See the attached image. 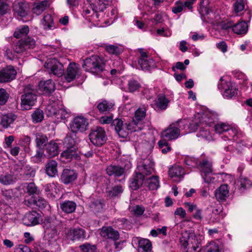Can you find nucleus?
<instances>
[{"mask_svg":"<svg viewBox=\"0 0 252 252\" xmlns=\"http://www.w3.org/2000/svg\"><path fill=\"white\" fill-rule=\"evenodd\" d=\"M199 123L206 127H211L214 125L217 119L216 115L209 111H206L199 116Z\"/></svg>","mask_w":252,"mask_h":252,"instance_id":"f3484780","label":"nucleus"},{"mask_svg":"<svg viewBox=\"0 0 252 252\" xmlns=\"http://www.w3.org/2000/svg\"><path fill=\"white\" fill-rule=\"evenodd\" d=\"M123 191V189L121 186H116L113 187L111 189L108 190L107 193L109 197H114L120 195L122 193Z\"/></svg>","mask_w":252,"mask_h":252,"instance_id":"603ef678","label":"nucleus"},{"mask_svg":"<svg viewBox=\"0 0 252 252\" xmlns=\"http://www.w3.org/2000/svg\"><path fill=\"white\" fill-rule=\"evenodd\" d=\"M140 87V84L135 80H130L127 84V89L129 92L132 93L138 90Z\"/></svg>","mask_w":252,"mask_h":252,"instance_id":"052dcab7","label":"nucleus"},{"mask_svg":"<svg viewBox=\"0 0 252 252\" xmlns=\"http://www.w3.org/2000/svg\"><path fill=\"white\" fill-rule=\"evenodd\" d=\"M246 0H236L233 5L234 10L235 13H239L244 9Z\"/></svg>","mask_w":252,"mask_h":252,"instance_id":"13d9d810","label":"nucleus"},{"mask_svg":"<svg viewBox=\"0 0 252 252\" xmlns=\"http://www.w3.org/2000/svg\"><path fill=\"white\" fill-rule=\"evenodd\" d=\"M148 187L151 190L157 189L159 187V182L158 176H152L148 180Z\"/></svg>","mask_w":252,"mask_h":252,"instance_id":"3c124183","label":"nucleus"},{"mask_svg":"<svg viewBox=\"0 0 252 252\" xmlns=\"http://www.w3.org/2000/svg\"><path fill=\"white\" fill-rule=\"evenodd\" d=\"M78 64L72 63L68 65L66 72L64 74V78L67 82L73 81L79 73Z\"/></svg>","mask_w":252,"mask_h":252,"instance_id":"a211bd4d","label":"nucleus"},{"mask_svg":"<svg viewBox=\"0 0 252 252\" xmlns=\"http://www.w3.org/2000/svg\"><path fill=\"white\" fill-rule=\"evenodd\" d=\"M185 174L184 169L179 165H174L168 171L170 178L174 182H179L183 178Z\"/></svg>","mask_w":252,"mask_h":252,"instance_id":"4468645a","label":"nucleus"},{"mask_svg":"<svg viewBox=\"0 0 252 252\" xmlns=\"http://www.w3.org/2000/svg\"><path fill=\"white\" fill-rule=\"evenodd\" d=\"M201 127L200 128L199 131L197 134L198 137H201L207 140H210L212 139V136L210 132V129L206 126L200 125Z\"/></svg>","mask_w":252,"mask_h":252,"instance_id":"c03bdc74","label":"nucleus"},{"mask_svg":"<svg viewBox=\"0 0 252 252\" xmlns=\"http://www.w3.org/2000/svg\"><path fill=\"white\" fill-rule=\"evenodd\" d=\"M76 207V203L72 201H65L60 203V208L62 210L66 213L73 212Z\"/></svg>","mask_w":252,"mask_h":252,"instance_id":"ea45409f","label":"nucleus"},{"mask_svg":"<svg viewBox=\"0 0 252 252\" xmlns=\"http://www.w3.org/2000/svg\"><path fill=\"white\" fill-rule=\"evenodd\" d=\"M57 225V221L56 219L51 217L46 218L43 223L45 232L47 234H49L50 231L52 232L53 234H56Z\"/></svg>","mask_w":252,"mask_h":252,"instance_id":"412c9836","label":"nucleus"},{"mask_svg":"<svg viewBox=\"0 0 252 252\" xmlns=\"http://www.w3.org/2000/svg\"><path fill=\"white\" fill-rule=\"evenodd\" d=\"M99 12H93L92 8L91 3L90 8H86L83 11L82 15L89 22H96L99 20Z\"/></svg>","mask_w":252,"mask_h":252,"instance_id":"2f4dec72","label":"nucleus"},{"mask_svg":"<svg viewBox=\"0 0 252 252\" xmlns=\"http://www.w3.org/2000/svg\"><path fill=\"white\" fill-rule=\"evenodd\" d=\"M197 166L205 183H210L214 182L215 178L210 176L212 172V165L211 162L205 159L200 161Z\"/></svg>","mask_w":252,"mask_h":252,"instance_id":"9d476101","label":"nucleus"},{"mask_svg":"<svg viewBox=\"0 0 252 252\" xmlns=\"http://www.w3.org/2000/svg\"><path fill=\"white\" fill-rule=\"evenodd\" d=\"M88 122L82 116L75 117L69 124V128L73 133L83 132L87 129Z\"/></svg>","mask_w":252,"mask_h":252,"instance_id":"1a4fd4ad","label":"nucleus"},{"mask_svg":"<svg viewBox=\"0 0 252 252\" xmlns=\"http://www.w3.org/2000/svg\"><path fill=\"white\" fill-rule=\"evenodd\" d=\"M36 90L31 85L27 86L21 96V105L23 110H29L36 101Z\"/></svg>","mask_w":252,"mask_h":252,"instance_id":"39448f33","label":"nucleus"},{"mask_svg":"<svg viewBox=\"0 0 252 252\" xmlns=\"http://www.w3.org/2000/svg\"><path fill=\"white\" fill-rule=\"evenodd\" d=\"M105 50L110 54L113 55H119L121 50L118 46L113 45H109L105 46Z\"/></svg>","mask_w":252,"mask_h":252,"instance_id":"338daca9","label":"nucleus"},{"mask_svg":"<svg viewBox=\"0 0 252 252\" xmlns=\"http://www.w3.org/2000/svg\"><path fill=\"white\" fill-rule=\"evenodd\" d=\"M240 189L244 190L252 186V183L248 178L241 176L239 179Z\"/></svg>","mask_w":252,"mask_h":252,"instance_id":"4d7b16f0","label":"nucleus"},{"mask_svg":"<svg viewBox=\"0 0 252 252\" xmlns=\"http://www.w3.org/2000/svg\"><path fill=\"white\" fill-rule=\"evenodd\" d=\"M53 98L50 99V102L46 107V113L48 116L56 117L58 111L60 107V101H55Z\"/></svg>","mask_w":252,"mask_h":252,"instance_id":"393cba45","label":"nucleus"},{"mask_svg":"<svg viewBox=\"0 0 252 252\" xmlns=\"http://www.w3.org/2000/svg\"><path fill=\"white\" fill-rule=\"evenodd\" d=\"M44 189L47 195L49 197H55L56 195L57 194V186L54 183L46 185Z\"/></svg>","mask_w":252,"mask_h":252,"instance_id":"09e8293b","label":"nucleus"},{"mask_svg":"<svg viewBox=\"0 0 252 252\" xmlns=\"http://www.w3.org/2000/svg\"><path fill=\"white\" fill-rule=\"evenodd\" d=\"M224 217L221 211V208L219 207L212 210V213L207 217L209 223L219 222Z\"/></svg>","mask_w":252,"mask_h":252,"instance_id":"a878e982","label":"nucleus"},{"mask_svg":"<svg viewBox=\"0 0 252 252\" xmlns=\"http://www.w3.org/2000/svg\"><path fill=\"white\" fill-rule=\"evenodd\" d=\"M0 194L3 199L7 202H11L15 197L13 190L12 189H6L2 188L0 190Z\"/></svg>","mask_w":252,"mask_h":252,"instance_id":"49530a36","label":"nucleus"},{"mask_svg":"<svg viewBox=\"0 0 252 252\" xmlns=\"http://www.w3.org/2000/svg\"><path fill=\"white\" fill-rule=\"evenodd\" d=\"M222 28L224 30L231 28L233 32L238 35L245 34L248 30V26L244 21H240L235 24H234L231 21H228L226 23L223 24Z\"/></svg>","mask_w":252,"mask_h":252,"instance_id":"9b49d317","label":"nucleus"},{"mask_svg":"<svg viewBox=\"0 0 252 252\" xmlns=\"http://www.w3.org/2000/svg\"><path fill=\"white\" fill-rule=\"evenodd\" d=\"M111 1L112 0H91L93 12H103Z\"/></svg>","mask_w":252,"mask_h":252,"instance_id":"aec40b11","label":"nucleus"},{"mask_svg":"<svg viewBox=\"0 0 252 252\" xmlns=\"http://www.w3.org/2000/svg\"><path fill=\"white\" fill-rule=\"evenodd\" d=\"M29 32V29L27 26H23L17 28L13 35L17 38H20L26 36Z\"/></svg>","mask_w":252,"mask_h":252,"instance_id":"a18cd8bd","label":"nucleus"},{"mask_svg":"<svg viewBox=\"0 0 252 252\" xmlns=\"http://www.w3.org/2000/svg\"><path fill=\"white\" fill-rule=\"evenodd\" d=\"M69 116L70 112L62 107L61 104L60 107L58 111V113L55 117L57 121L58 122H61L62 121L65 120Z\"/></svg>","mask_w":252,"mask_h":252,"instance_id":"de8ad7c7","label":"nucleus"},{"mask_svg":"<svg viewBox=\"0 0 252 252\" xmlns=\"http://www.w3.org/2000/svg\"><path fill=\"white\" fill-rule=\"evenodd\" d=\"M67 235L68 238L72 240H80L85 238V231L84 229L79 228L70 229Z\"/></svg>","mask_w":252,"mask_h":252,"instance_id":"72a5a7b5","label":"nucleus"},{"mask_svg":"<svg viewBox=\"0 0 252 252\" xmlns=\"http://www.w3.org/2000/svg\"><path fill=\"white\" fill-rule=\"evenodd\" d=\"M184 10V3L179 0L175 2L174 5L172 7V12L174 14H178Z\"/></svg>","mask_w":252,"mask_h":252,"instance_id":"69168bd1","label":"nucleus"},{"mask_svg":"<svg viewBox=\"0 0 252 252\" xmlns=\"http://www.w3.org/2000/svg\"><path fill=\"white\" fill-rule=\"evenodd\" d=\"M77 175L73 170L64 169L62 174L61 180L64 184H68L77 179Z\"/></svg>","mask_w":252,"mask_h":252,"instance_id":"5701e85b","label":"nucleus"},{"mask_svg":"<svg viewBox=\"0 0 252 252\" xmlns=\"http://www.w3.org/2000/svg\"><path fill=\"white\" fill-rule=\"evenodd\" d=\"M48 139L46 135L40 133H37L36 134L35 141L36 145L38 147H41L43 145L45 146Z\"/></svg>","mask_w":252,"mask_h":252,"instance_id":"680f3d73","label":"nucleus"},{"mask_svg":"<svg viewBox=\"0 0 252 252\" xmlns=\"http://www.w3.org/2000/svg\"><path fill=\"white\" fill-rule=\"evenodd\" d=\"M32 119L34 123L41 122L44 118L43 111L40 109H36L32 115Z\"/></svg>","mask_w":252,"mask_h":252,"instance_id":"bf43d9fd","label":"nucleus"},{"mask_svg":"<svg viewBox=\"0 0 252 252\" xmlns=\"http://www.w3.org/2000/svg\"><path fill=\"white\" fill-rule=\"evenodd\" d=\"M17 71L11 65L7 66L0 71V83H5L15 79Z\"/></svg>","mask_w":252,"mask_h":252,"instance_id":"ddd939ff","label":"nucleus"},{"mask_svg":"<svg viewBox=\"0 0 252 252\" xmlns=\"http://www.w3.org/2000/svg\"><path fill=\"white\" fill-rule=\"evenodd\" d=\"M45 150L47 156L49 158H53L59 154V146L57 143L51 141L45 145Z\"/></svg>","mask_w":252,"mask_h":252,"instance_id":"7c9ffc66","label":"nucleus"},{"mask_svg":"<svg viewBox=\"0 0 252 252\" xmlns=\"http://www.w3.org/2000/svg\"><path fill=\"white\" fill-rule=\"evenodd\" d=\"M89 136L92 144L97 146L102 145L107 140L105 131L101 127L97 126L91 129Z\"/></svg>","mask_w":252,"mask_h":252,"instance_id":"6e6552de","label":"nucleus"},{"mask_svg":"<svg viewBox=\"0 0 252 252\" xmlns=\"http://www.w3.org/2000/svg\"><path fill=\"white\" fill-rule=\"evenodd\" d=\"M169 102V100L165 95L159 94L155 101V105L157 109L163 110L167 108Z\"/></svg>","mask_w":252,"mask_h":252,"instance_id":"473e14b6","label":"nucleus"},{"mask_svg":"<svg viewBox=\"0 0 252 252\" xmlns=\"http://www.w3.org/2000/svg\"><path fill=\"white\" fill-rule=\"evenodd\" d=\"M57 163L55 160H52L46 165V173L51 177H55L57 174Z\"/></svg>","mask_w":252,"mask_h":252,"instance_id":"a19ab883","label":"nucleus"},{"mask_svg":"<svg viewBox=\"0 0 252 252\" xmlns=\"http://www.w3.org/2000/svg\"><path fill=\"white\" fill-rule=\"evenodd\" d=\"M81 251L83 252H95L96 247L89 243H86L80 246Z\"/></svg>","mask_w":252,"mask_h":252,"instance_id":"774afa93","label":"nucleus"},{"mask_svg":"<svg viewBox=\"0 0 252 252\" xmlns=\"http://www.w3.org/2000/svg\"><path fill=\"white\" fill-rule=\"evenodd\" d=\"M113 105L106 100H103L97 104V108L100 112H104L110 110L112 108Z\"/></svg>","mask_w":252,"mask_h":252,"instance_id":"5fc2aeb1","label":"nucleus"},{"mask_svg":"<svg viewBox=\"0 0 252 252\" xmlns=\"http://www.w3.org/2000/svg\"><path fill=\"white\" fill-rule=\"evenodd\" d=\"M238 134V129L235 127H232L229 126L228 130L226 131L224 137L228 140H235V137H237Z\"/></svg>","mask_w":252,"mask_h":252,"instance_id":"8fccbe9b","label":"nucleus"},{"mask_svg":"<svg viewBox=\"0 0 252 252\" xmlns=\"http://www.w3.org/2000/svg\"><path fill=\"white\" fill-rule=\"evenodd\" d=\"M180 244L186 252H199L200 244L196 235L190 231H184L181 233Z\"/></svg>","mask_w":252,"mask_h":252,"instance_id":"f03ea898","label":"nucleus"},{"mask_svg":"<svg viewBox=\"0 0 252 252\" xmlns=\"http://www.w3.org/2000/svg\"><path fill=\"white\" fill-rule=\"evenodd\" d=\"M138 63L143 70H150L155 67V61L150 57L144 59H139Z\"/></svg>","mask_w":252,"mask_h":252,"instance_id":"c9c22d12","label":"nucleus"},{"mask_svg":"<svg viewBox=\"0 0 252 252\" xmlns=\"http://www.w3.org/2000/svg\"><path fill=\"white\" fill-rule=\"evenodd\" d=\"M158 144L163 154H166L171 150V147L166 140L163 139L159 140Z\"/></svg>","mask_w":252,"mask_h":252,"instance_id":"e2e57ef3","label":"nucleus"},{"mask_svg":"<svg viewBox=\"0 0 252 252\" xmlns=\"http://www.w3.org/2000/svg\"><path fill=\"white\" fill-rule=\"evenodd\" d=\"M17 116L13 113L3 114L1 116L0 125L4 128L8 127L16 119Z\"/></svg>","mask_w":252,"mask_h":252,"instance_id":"cd10ccee","label":"nucleus"},{"mask_svg":"<svg viewBox=\"0 0 252 252\" xmlns=\"http://www.w3.org/2000/svg\"><path fill=\"white\" fill-rule=\"evenodd\" d=\"M16 180V174H12L11 172L0 173V183L3 185H11L15 183Z\"/></svg>","mask_w":252,"mask_h":252,"instance_id":"bb28decb","label":"nucleus"},{"mask_svg":"<svg viewBox=\"0 0 252 252\" xmlns=\"http://www.w3.org/2000/svg\"><path fill=\"white\" fill-rule=\"evenodd\" d=\"M199 10L202 15H208L212 13L213 10L209 5V0H201L199 3Z\"/></svg>","mask_w":252,"mask_h":252,"instance_id":"37998d69","label":"nucleus"},{"mask_svg":"<svg viewBox=\"0 0 252 252\" xmlns=\"http://www.w3.org/2000/svg\"><path fill=\"white\" fill-rule=\"evenodd\" d=\"M40 216L36 211L30 212L27 213L23 219V223L27 226L35 225L39 223Z\"/></svg>","mask_w":252,"mask_h":252,"instance_id":"dca6fc26","label":"nucleus"},{"mask_svg":"<svg viewBox=\"0 0 252 252\" xmlns=\"http://www.w3.org/2000/svg\"><path fill=\"white\" fill-rule=\"evenodd\" d=\"M90 207L93 211L97 212L102 209L103 204L100 201L96 200L90 203Z\"/></svg>","mask_w":252,"mask_h":252,"instance_id":"0e129e2a","label":"nucleus"},{"mask_svg":"<svg viewBox=\"0 0 252 252\" xmlns=\"http://www.w3.org/2000/svg\"><path fill=\"white\" fill-rule=\"evenodd\" d=\"M146 114V107L145 105L140 106L135 112L134 116L133 118L132 126L134 127L140 126L143 129V127L141 126V121L145 117Z\"/></svg>","mask_w":252,"mask_h":252,"instance_id":"2eb2a0df","label":"nucleus"},{"mask_svg":"<svg viewBox=\"0 0 252 252\" xmlns=\"http://www.w3.org/2000/svg\"><path fill=\"white\" fill-rule=\"evenodd\" d=\"M45 68L50 69L51 72L59 77L63 74L64 69L63 64L55 59L48 60L44 64Z\"/></svg>","mask_w":252,"mask_h":252,"instance_id":"f8f14e48","label":"nucleus"},{"mask_svg":"<svg viewBox=\"0 0 252 252\" xmlns=\"http://www.w3.org/2000/svg\"><path fill=\"white\" fill-rule=\"evenodd\" d=\"M206 252H222L219 245L214 241H211L206 245Z\"/></svg>","mask_w":252,"mask_h":252,"instance_id":"864d4df0","label":"nucleus"},{"mask_svg":"<svg viewBox=\"0 0 252 252\" xmlns=\"http://www.w3.org/2000/svg\"><path fill=\"white\" fill-rule=\"evenodd\" d=\"M187 125V122L185 120H180L172 123L162 131L161 137L168 141L177 139L181 135V131L185 129Z\"/></svg>","mask_w":252,"mask_h":252,"instance_id":"7ed1b4c3","label":"nucleus"},{"mask_svg":"<svg viewBox=\"0 0 252 252\" xmlns=\"http://www.w3.org/2000/svg\"><path fill=\"white\" fill-rule=\"evenodd\" d=\"M100 234L105 239H112L114 241L119 238L118 232L111 226H103L101 228Z\"/></svg>","mask_w":252,"mask_h":252,"instance_id":"6ab92c4d","label":"nucleus"},{"mask_svg":"<svg viewBox=\"0 0 252 252\" xmlns=\"http://www.w3.org/2000/svg\"><path fill=\"white\" fill-rule=\"evenodd\" d=\"M229 125L225 123H219L215 125L214 126V130L216 133L225 134L226 131L228 130Z\"/></svg>","mask_w":252,"mask_h":252,"instance_id":"6e6d98bb","label":"nucleus"},{"mask_svg":"<svg viewBox=\"0 0 252 252\" xmlns=\"http://www.w3.org/2000/svg\"><path fill=\"white\" fill-rule=\"evenodd\" d=\"M76 133L67 134L64 140V144L68 148H76V145L80 141V139L78 137Z\"/></svg>","mask_w":252,"mask_h":252,"instance_id":"c756f323","label":"nucleus"},{"mask_svg":"<svg viewBox=\"0 0 252 252\" xmlns=\"http://www.w3.org/2000/svg\"><path fill=\"white\" fill-rule=\"evenodd\" d=\"M154 164L150 159L144 160L143 163L138 165L139 172L136 173L129 180V187L132 190H136L141 187L145 176L151 174L154 171Z\"/></svg>","mask_w":252,"mask_h":252,"instance_id":"f257e3e1","label":"nucleus"},{"mask_svg":"<svg viewBox=\"0 0 252 252\" xmlns=\"http://www.w3.org/2000/svg\"><path fill=\"white\" fill-rule=\"evenodd\" d=\"M229 196V190L226 184L221 185L215 191V196L220 202L225 201Z\"/></svg>","mask_w":252,"mask_h":252,"instance_id":"b1692460","label":"nucleus"},{"mask_svg":"<svg viewBox=\"0 0 252 252\" xmlns=\"http://www.w3.org/2000/svg\"><path fill=\"white\" fill-rule=\"evenodd\" d=\"M112 125L114 126L115 129L118 135L122 137H125L128 134L127 130L131 131H137L142 130L140 126L134 127L130 123L128 125L124 124V122L121 119H115L112 122Z\"/></svg>","mask_w":252,"mask_h":252,"instance_id":"423d86ee","label":"nucleus"},{"mask_svg":"<svg viewBox=\"0 0 252 252\" xmlns=\"http://www.w3.org/2000/svg\"><path fill=\"white\" fill-rule=\"evenodd\" d=\"M39 88L44 94L49 95L55 91V85L52 80L49 79L40 81L39 83Z\"/></svg>","mask_w":252,"mask_h":252,"instance_id":"4be33fe9","label":"nucleus"},{"mask_svg":"<svg viewBox=\"0 0 252 252\" xmlns=\"http://www.w3.org/2000/svg\"><path fill=\"white\" fill-rule=\"evenodd\" d=\"M77 156L76 148H68L63 152L60 156V160L63 162H68L73 158H76Z\"/></svg>","mask_w":252,"mask_h":252,"instance_id":"c85d7f7f","label":"nucleus"},{"mask_svg":"<svg viewBox=\"0 0 252 252\" xmlns=\"http://www.w3.org/2000/svg\"><path fill=\"white\" fill-rule=\"evenodd\" d=\"M49 6V1L44 0L39 2L35 3L32 8V11L36 15H39Z\"/></svg>","mask_w":252,"mask_h":252,"instance_id":"4c0bfd02","label":"nucleus"},{"mask_svg":"<svg viewBox=\"0 0 252 252\" xmlns=\"http://www.w3.org/2000/svg\"><path fill=\"white\" fill-rule=\"evenodd\" d=\"M104 64L102 58L97 56H92L85 60L82 66L86 71L97 73L104 70Z\"/></svg>","mask_w":252,"mask_h":252,"instance_id":"20e7f679","label":"nucleus"},{"mask_svg":"<svg viewBox=\"0 0 252 252\" xmlns=\"http://www.w3.org/2000/svg\"><path fill=\"white\" fill-rule=\"evenodd\" d=\"M138 252H152V243L147 239H141L138 241Z\"/></svg>","mask_w":252,"mask_h":252,"instance_id":"58836bf2","label":"nucleus"},{"mask_svg":"<svg viewBox=\"0 0 252 252\" xmlns=\"http://www.w3.org/2000/svg\"><path fill=\"white\" fill-rule=\"evenodd\" d=\"M41 25L44 30H52L55 28L53 19L50 14L44 16L41 21Z\"/></svg>","mask_w":252,"mask_h":252,"instance_id":"79ce46f5","label":"nucleus"},{"mask_svg":"<svg viewBox=\"0 0 252 252\" xmlns=\"http://www.w3.org/2000/svg\"><path fill=\"white\" fill-rule=\"evenodd\" d=\"M218 87L221 90L224 98H231L237 94L238 89L235 85L231 82H224L222 77L220 79Z\"/></svg>","mask_w":252,"mask_h":252,"instance_id":"0eeeda50","label":"nucleus"},{"mask_svg":"<svg viewBox=\"0 0 252 252\" xmlns=\"http://www.w3.org/2000/svg\"><path fill=\"white\" fill-rule=\"evenodd\" d=\"M125 171V168L119 165H110L106 169L107 174L109 176H114L115 177L122 176Z\"/></svg>","mask_w":252,"mask_h":252,"instance_id":"e433bc0d","label":"nucleus"},{"mask_svg":"<svg viewBox=\"0 0 252 252\" xmlns=\"http://www.w3.org/2000/svg\"><path fill=\"white\" fill-rule=\"evenodd\" d=\"M26 4L23 1H15L13 4V10L18 16L25 17L27 14Z\"/></svg>","mask_w":252,"mask_h":252,"instance_id":"f704fd0d","label":"nucleus"}]
</instances>
